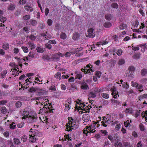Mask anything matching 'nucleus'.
<instances>
[{
  "mask_svg": "<svg viewBox=\"0 0 147 147\" xmlns=\"http://www.w3.org/2000/svg\"><path fill=\"white\" fill-rule=\"evenodd\" d=\"M72 122L70 123V125L71 126L69 127V129H68V127L67 128L66 130L68 131H69L72 130H75L78 128L79 125V122L76 120H72Z\"/></svg>",
  "mask_w": 147,
  "mask_h": 147,
  "instance_id": "obj_1",
  "label": "nucleus"
},
{
  "mask_svg": "<svg viewBox=\"0 0 147 147\" xmlns=\"http://www.w3.org/2000/svg\"><path fill=\"white\" fill-rule=\"evenodd\" d=\"M111 91L112 92V95L114 98H116L119 97L118 92L117 91L116 88L114 86L113 88L111 89Z\"/></svg>",
  "mask_w": 147,
  "mask_h": 147,
  "instance_id": "obj_2",
  "label": "nucleus"
},
{
  "mask_svg": "<svg viewBox=\"0 0 147 147\" xmlns=\"http://www.w3.org/2000/svg\"><path fill=\"white\" fill-rule=\"evenodd\" d=\"M94 29L92 28L88 29V34L90 38H93L95 36V34L93 33Z\"/></svg>",
  "mask_w": 147,
  "mask_h": 147,
  "instance_id": "obj_3",
  "label": "nucleus"
},
{
  "mask_svg": "<svg viewBox=\"0 0 147 147\" xmlns=\"http://www.w3.org/2000/svg\"><path fill=\"white\" fill-rule=\"evenodd\" d=\"M89 116L88 114H84L82 117V119L85 122H87L89 120Z\"/></svg>",
  "mask_w": 147,
  "mask_h": 147,
  "instance_id": "obj_4",
  "label": "nucleus"
},
{
  "mask_svg": "<svg viewBox=\"0 0 147 147\" xmlns=\"http://www.w3.org/2000/svg\"><path fill=\"white\" fill-rule=\"evenodd\" d=\"M135 70V68L134 66H129L128 68V70L129 71V74H132L133 75Z\"/></svg>",
  "mask_w": 147,
  "mask_h": 147,
  "instance_id": "obj_5",
  "label": "nucleus"
},
{
  "mask_svg": "<svg viewBox=\"0 0 147 147\" xmlns=\"http://www.w3.org/2000/svg\"><path fill=\"white\" fill-rule=\"evenodd\" d=\"M59 58L60 57L58 56V54H56L53 55L52 57H51V59H53L54 60L56 61H58L59 59Z\"/></svg>",
  "mask_w": 147,
  "mask_h": 147,
  "instance_id": "obj_6",
  "label": "nucleus"
},
{
  "mask_svg": "<svg viewBox=\"0 0 147 147\" xmlns=\"http://www.w3.org/2000/svg\"><path fill=\"white\" fill-rule=\"evenodd\" d=\"M80 36V34L79 33H75L73 35L72 39L75 40H77L79 38Z\"/></svg>",
  "mask_w": 147,
  "mask_h": 147,
  "instance_id": "obj_7",
  "label": "nucleus"
},
{
  "mask_svg": "<svg viewBox=\"0 0 147 147\" xmlns=\"http://www.w3.org/2000/svg\"><path fill=\"white\" fill-rule=\"evenodd\" d=\"M96 131V130L93 131V130H91L89 132L87 129H86L83 130V132L84 134H86V136H88L89 135V134H91L90 133L91 132L92 133H94Z\"/></svg>",
  "mask_w": 147,
  "mask_h": 147,
  "instance_id": "obj_8",
  "label": "nucleus"
},
{
  "mask_svg": "<svg viewBox=\"0 0 147 147\" xmlns=\"http://www.w3.org/2000/svg\"><path fill=\"white\" fill-rule=\"evenodd\" d=\"M94 92H90L88 94V96H89V98H94L96 96V93L97 91L96 90Z\"/></svg>",
  "mask_w": 147,
  "mask_h": 147,
  "instance_id": "obj_9",
  "label": "nucleus"
},
{
  "mask_svg": "<svg viewBox=\"0 0 147 147\" xmlns=\"http://www.w3.org/2000/svg\"><path fill=\"white\" fill-rule=\"evenodd\" d=\"M141 74L142 76H144L147 74V69L144 68L141 70Z\"/></svg>",
  "mask_w": 147,
  "mask_h": 147,
  "instance_id": "obj_10",
  "label": "nucleus"
},
{
  "mask_svg": "<svg viewBox=\"0 0 147 147\" xmlns=\"http://www.w3.org/2000/svg\"><path fill=\"white\" fill-rule=\"evenodd\" d=\"M28 118H30L31 119L30 122H35L37 121V118L34 116H29Z\"/></svg>",
  "mask_w": 147,
  "mask_h": 147,
  "instance_id": "obj_11",
  "label": "nucleus"
},
{
  "mask_svg": "<svg viewBox=\"0 0 147 147\" xmlns=\"http://www.w3.org/2000/svg\"><path fill=\"white\" fill-rule=\"evenodd\" d=\"M22 102L18 101L15 103V106L16 108H19L22 105Z\"/></svg>",
  "mask_w": 147,
  "mask_h": 147,
  "instance_id": "obj_12",
  "label": "nucleus"
},
{
  "mask_svg": "<svg viewBox=\"0 0 147 147\" xmlns=\"http://www.w3.org/2000/svg\"><path fill=\"white\" fill-rule=\"evenodd\" d=\"M82 89L84 90H87L89 89V87L86 83H84L81 86Z\"/></svg>",
  "mask_w": 147,
  "mask_h": 147,
  "instance_id": "obj_13",
  "label": "nucleus"
},
{
  "mask_svg": "<svg viewBox=\"0 0 147 147\" xmlns=\"http://www.w3.org/2000/svg\"><path fill=\"white\" fill-rule=\"evenodd\" d=\"M108 43V41H104L103 42H97V44H96V45L98 46V47H99V46L101 45H104L106 44H107Z\"/></svg>",
  "mask_w": 147,
  "mask_h": 147,
  "instance_id": "obj_14",
  "label": "nucleus"
},
{
  "mask_svg": "<svg viewBox=\"0 0 147 147\" xmlns=\"http://www.w3.org/2000/svg\"><path fill=\"white\" fill-rule=\"evenodd\" d=\"M81 70L82 72H85L86 73H88L90 75H91L92 74L91 72H90V71L89 72H88L90 70L88 69V68H86L85 67H84V68L81 69Z\"/></svg>",
  "mask_w": 147,
  "mask_h": 147,
  "instance_id": "obj_15",
  "label": "nucleus"
},
{
  "mask_svg": "<svg viewBox=\"0 0 147 147\" xmlns=\"http://www.w3.org/2000/svg\"><path fill=\"white\" fill-rule=\"evenodd\" d=\"M7 70H3L1 73V77L2 78H4L7 74Z\"/></svg>",
  "mask_w": 147,
  "mask_h": 147,
  "instance_id": "obj_16",
  "label": "nucleus"
},
{
  "mask_svg": "<svg viewBox=\"0 0 147 147\" xmlns=\"http://www.w3.org/2000/svg\"><path fill=\"white\" fill-rule=\"evenodd\" d=\"M15 9V6L13 4L10 3V5L9 6L8 8V9L11 11L14 10Z\"/></svg>",
  "mask_w": 147,
  "mask_h": 147,
  "instance_id": "obj_17",
  "label": "nucleus"
},
{
  "mask_svg": "<svg viewBox=\"0 0 147 147\" xmlns=\"http://www.w3.org/2000/svg\"><path fill=\"white\" fill-rule=\"evenodd\" d=\"M111 24L109 22H106L103 24V26L106 28H109L111 27Z\"/></svg>",
  "mask_w": 147,
  "mask_h": 147,
  "instance_id": "obj_18",
  "label": "nucleus"
},
{
  "mask_svg": "<svg viewBox=\"0 0 147 147\" xmlns=\"http://www.w3.org/2000/svg\"><path fill=\"white\" fill-rule=\"evenodd\" d=\"M30 23L31 25L33 26L36 25L37 23L36 21L32 19L30 20Z\"/></svg>",
  "mask_w": 147,
  "mask_h": 147,
  "instance_id": "obj_19",
  "label": "nucleus"
},
{
  "mask_svg": "<svg viewBox=\"0 0 147 147\" xmlns=\"http://www.w3.org/2000/svg\"><path fill=\"white\" fill-rule=\"evenodd\" d=\"M125 63V61L123 59H119L118 63L117 64L119 65H122L124 64Z\"/></svg>",
  "mask_w": 147,
  "mask_h": 147,
  "instance_id": "obj_20",
  "label": "nucleus"
},
{
  "mask_svg": "<svg viewBox=\"0 0 147 147\" xmlns=\"http://www.w3.org/2000/svg\"><path fill=\"white\" fill-rule=\"evenodd\" d=\"M42 58L44 60H48L51 58L49 56L47 55H45L43 56Z\"/></svg>",
  "mask_w": 147,
  "mask_h": 147,
  "instance_id": "obj_21",
  "label": "nucleus"
},
{
  "mask_svg": "<svg viewBox=\"0 0 147 147\" xmlns=\"http://www.w3.org/2000/svg\"><path fill=\"white\" fill-rule=\"evenodd\" d=\"M13 141L14 143L17 145L19 144L20 143L19 139L17 138H14Z\"/></svg>",
  "mask_w": 147,
  "mask_h": 147,
  "instance_id": "obj_22",
  "label": "nucleus"
},
{
  "mask_svg": "<svg viewBox=\"0 0 147 147\" xmlns=\"http://www.w3.org/2000/svg\"><path fill=\"white\" fill-rule=\"evenodd\" d=\"M28 44L31 47V49H34L35 47V45L32 42H28Z\"/></svg>",
  "mask_w": 147,
  "mask_h": 147,
  "instance_id": "obj_23",
  "label": "nucleus"
},
{
  "mask_svg": "<svg viewBox=\"0 0 147 147\" xmlns=\"http://www.w3.org/2000/svg\"><path fill=\"white\" fill-rule=\"evenodd\" d=\"M112 15L111 14L106 15H105V18L108 20H111L112 18Z\"/></svg>",
  "mask_w": 147,
  "mask_h": 147,
  "instance_id": "obj_24",
  "label": "nucleus"
},
{
  "mask_svg": "<svg viewBox=\"0 0 147 147\" xmlns=\"http://www.w3.org/2000/svg\"><path fill=\"white\" fill-rule=\"evenodd\" d=\"M25 9L28 11H32L33 10V8L32 7L29 6H24Z\"/></svg>",
  "mask_w": 147,
  "mask_h": 147,
  "instance_id": "obj_25",
  "label": "nucleus"
},
{
  "mask_svg": "<svg viewBox=\"0 0 147 147\" xmlns=\"http://www.w3.org/2000/svg\"><path fill=\"white\" fill-rule=\"evenodd\" d=\"M60 37L62 39H65L67 38V36L65 33L62 32L60 35Z\"/></svg>",
  "mask_w": 147,
  "mask_h": 147,
  "instance_id": "obj_26",
  "label": "nucleus"
},
{
  "mask_svg": "<svg viewBox=\"0 0 147 147\" xmlns=\"http://www.w3.org/2000/svg\"><path fill=\"white\" fill-rule=\"evenodd\" d=\"M23 116L22 117V119H25L26 118H27L28 116V113L26 111L23 112Z\"/></svg>",
  "mask_w": 147,
  "mask_h": 147,
  "instance_id": "obj_27",
  "label": "nucleus"
},
{
  "mask_svg": "<svg viewBox=\"0 0 147 147\" xmlns=\"http://www.w3.org/2000/svg\"><path fill=\"white\" fill-rule=\"evenodd\" d=\"M61 73L60 72H58L55 75V77L57 79H59V80L61 79Z\"/></svg>",
  "mask_w": 147,
  "mask_h": 147,
  "instance_id": "obj_28",
  "label": "nucleus"
},
{
  "mask_svg": "<svg viewBox=\"0 0 147 147\" xmlns=\"http://www.w3.org/2000/svg\"><path fill=\"white\" fill-rule=\"evenodd\" d=\"M3 48L5 50H7L9 48V45L8 43H4L3 45Z\"/></svg>",
  "mask_w": 147,
  "mask_h": 147,
  "instance_id": "obj_29",
  "label": "nucleus"
},
{
  "mask_svg": "<svg viewBox=\"0 0 147 147\" xmlns=\"http://www.w3.org/2000/svg\"><path fill=\"white\" fill-rule=\"evenodd\" d=\"M126 113H131L133 112V109L131 108L126 109L125 111Z\"/></svg>",
  "mask_w": 147,
  "mask_h": 147,
  "instance_id": "obj_30",
  "label": "nucleus"
},
{
  "mask_svg": "<svg viewBox=\"0 0 147 147\" xmlns=\"http://www.w3.org/2000/svg\"><path fill=\"white\" fill-rule=\"evenodd\" d=\"M114 145L115 147H121L122 144L121 142L117 141L115 144Z\"/></svg>",
  "mask_w": 147,
  "mask_h": 147,
  "instance_id": "obj_31",
  "label": "nucleus"
},
{
  "mask_svg": "<svg viewBox=\"0 0 147 147\" xmlns=\"http://www.w3.org/2000/svg\"><path fill=\"white\" fill-rule=\"evenodd\" d=\"M111 101L113 103H114L115 104H117L118 105H121L120 102L118 101L117 100H114L113 99H112Z\"/></svg>",
  "mask_w": 147,
  "mask_h": 147,
  "instance_id": "obj_32",
  "label": "nucleus"
},
{
  "mask_svg": "<svg viewBox=\"0 0 147 147\" xmlns=\"http://www.w3.org/2000/svg\"><path fill=\"white\" fill-rule=\"evenodd\" d=\"M1 112L3 114H5L7 112L6 109L5 107H2L1 109Z\"/></svg>",
  "mask_w": 147,
  "mask_h": 147,
  "instance_id": "obj_33",
  "label": "nucleus"
},
{
  "mask_svg": "<svg viewBox=\"0 0 147 147\" xmlns=\"http://www.w3.org/2000/svg\"><path fill=\"white\" fill-rule=\"evenodd\" d=\"M101 95L102 97L106 99L108 98H109V94L106 93H102Z\"/></svg>",
  "mask_w": 147,
  "mask_h": 147,
  "instance_id": "obj_34",
  "label": "nucleus"
},
{
  "mask_svg": "<svg viewBox=\"0 0 147 147\" xmlns=\"http://www.w3.org/2000/svg\"><path fill=\"white\" fill-rule=\"evenodd\" d=\"M36 88H34L33 87H32L29 89L28 91L30 92H36Z\"/></svg>",
  "mask_w": 147,
  "mask_h": 147,
  "instance_id": "obj_35",
  "label": "nucleus"
},
{
  "mask_svg": "<svg viewBox=\"0 0 147 147\" xmlns=\"http://www.w3.org/2000/svg\"><path fill=\"white\" fill-rule=\"evenodd\" d=\"M146 98H147V94H145L143 95L140 96L139 97V99L140 100L141 99Z\"/></svg>",
  "mask_w": 147,
  "mask_h": 147,
  "instance_id": "obj_36",
  "label": "nucleus"
},
{
  "mask_svg": "<svg viewBox=\"0 0 147 147\" xmlns=\"http://www.w3.org/2000/svg\"><path fill=\"white\" fill-rule=\"evenodd\" d=\"M122 86L123 88L128 89L129 88V86L127 84V82H124L122 84Z\"/></svg>",
  "mask_w": 147,
  "mask_h": 147,
  "instance_id": "obj_37",
  "label": "nucleus"
},
{
  "mask_svg": "<svg viewBox=\"0 0 147 147\" xmlns=\"http://www.w3.org/2000/svg\"><path fill=\"white\" fill-rule=\"evenodd\" d=\"M36 50L38 52L42 53L43 52V49L41 48H40L38 47H37Z\"/></svg>",
  "mask_w": 147,
  "mask_h": 147,
  "instance_id": "obj_38",
  "label": "nucleus"
},
{
  "mask_svg": "<svg viewBox=\"0 0 147 147\" xmlns=\"http://www.w3.org/2000/svg\"><path fill=\"white\" fill-rule=\"evenodd\" d=\"M111 6L114 8L117 9L118 8V5L116 3H113L112 4Z\"/></svg>",
  "mask_w": 147,
  "mask_h": 147,
  "instance_id": "obj_39",
  "label": "nucleus"
},
{
  "mask_svg": "<svg viewBox=\"0 0 147 147\" xmlns=\"http://www.w3.org/2000/svg\"><path fill=\"white\" fill-rule=\"evenodd\" d=\"M22 49L23 50L24 52L25 53H27L28 51V49L26 47H23V46L22 47Z\"/></svg>",
  "mask_w": 147,
  "mask_h": 147,
  "instance_id": "obj_40",
  "label": "nucleus"
},
{
  "mask_svg": "<svg viewBox=\"0 0 147 147\" xmlns=\"http://www.w3.org/2000/svg\"><path fill=\"white\" fill-rule=\"evenodd\" d=\"M60 28V25L59 24H57L55 25V30L57 31H58Z\"/></svg>",
  "mask_w": 147,
  "mask_h": 147,
  "instance_id": "obj_41",
  "label": "nucleus"
},
{
  "mask_svg": "<svg viewBox=\"0 0 147 147\" xmlns=\"http://www.w3.org/2000/svg\"><path fill=\"white\" fill-rule=\"evenodd\" d=\"M126 25L125 24H123L122 25H120L119 26V28L120 30L125 29L126 28Z\"/></svg>",
  "mask_w": 147,
  "mask_h": 147,
  "instance_id": "obj_42",
  "label": "nucleus"
},
{
  "mask_svg": "<svg viewBox=\"0 0 147 147\" xmlns=\"http://www.w3.org/2000/svg\"><path fill=\"white\" fill-rule=\"evenodd\" d=\"M28 57L33 58L34 57V53L33 52H30L28 56Z\"/></svg>",
  "mask_w": 147,
  "mask_h": 147,
  "instance_id": "obj_43",
  "label": "nucleus"
},
{
  "mask_svg": "<svg viewBox=\"0 0 147 147\" xmlns=\"http://www.w3.org/2000/svg\"><path fill=\"white\" fill-rule=\"evenodd\" d=\"M140 129L141 131H144L145 130V128L143 124L141 123L139 125Z\"/></svg>",
  "mask_w": 147,
  "mask_h": 147,
  "instance_id": "obj_44",
  "label": "nucleus"
},
{
  "mask_svg": "<svg viewBox=\"0 0 147 147\" xmlns=\"http://www.w3.org/2000/svg\"><path fill=\"white\" fill-rule=\"evenodd\" d=\"M101 73L100 71H97L96 72L95 75L97 76L98 78H100Z\"/></svg>",
  "mask_w": 147,
  "mask_h": 147,
  "instance_id": "obj_45",
  "label": "nucleus"
},
{
  "mask_svg": "<svg viewBox=\"0 0 147 147\" xmlns=\"http://www.w3.org/2000/svg\"><path fill=\"white\" fill-rule=\"evenodd\" d=\"M39 27L42 29H43L45 27V24L42 23H40L39 25Z\"/></svg>",
  "mask_w": 147,
  "mask_h": 147,
  "instance_id": "obj_46",
  "label": "nucleus"
},
{
  "mask_svg": "<svg viewBox=\"0 0 147 147\" xmlns=\"http://www.w3.org/2000/svg\"><path fill=\"white\" fill-rule=\"evenodd\" d=\"M46 47L47 48H48L49 49H51L52 46L49 43V42L46 44Z\"/></svg>",
  "mask_w": 147,
  "mask_h": 147,
  "instance_id": "obj_47",
  "label": "nucleus"
},
{
  "mask_svg": "<svg viewBox=\"0 0 147 147\" xmlns=\"http://www.w3.org/2000/svg\"><path fill=\"white\" fill-rule=\"evenodd\" d=\"M24 123L23 122H22L18 124L17 125L18 127V128H22L24 125Z\"/></svg>",
  "mask_w": 147,
  "mask_h": 147,
  "instance_id": "obj_48",
  "label": "nucleus"
},
{
  "mask_svg": "<svg viewBox=\"0 0 147 147\" xmlns=\"http://www.w3.org/2000/svg\"><path fill=\"white\" fill-rule=\"evenodd\" d=\"M7 20V18L3 17H0V20L1 22H4Z\"/></svg>",
  "mask_w": 147,
  "mask_h": 147,
  "instance_id": "obj_49",
  "label": "nucleus"
},
{
  "mask_svg": "<svg viewBox=\"0 0 147 147\" xmlns=\"http://www.w3.org/2000/svg\"><path fill=\"white\" fill-rule=\"evenodd\" d=\"M36 92H38L43 91H45V90L43 89H40L39 88H36Z\"/></svg>",
  "mask_w": 147,
  "mask_h": 147,
  "instance_id": "obj_50",
  "label": "nucleus"
},
{
  "mask_svg": "<svg viewBox=\"0 0 147 147\" xmlns=\"http://www.w3.org/2000/svg\"><path fill=\"white\" fill-rule=\"evenodd\" d=\"M27 139V136L26 135H24L21 138V140L23 142H25L26 141Z\"/></svg>",
  "mask_w": 147,
  "mask_h": 147,
  "instance_id": "obj_51",
  "label": "nucleus"
},
{
  "mask_svg": "<svg viewBox=\"0 0 147 147\" xmlns=\"http://www.w3.org/2000/svg\"><path fill=\"white\" fill-rule=\"evenodd\" d=\"M125 126L127 127L130 125V124L129 122V121L127 120L126 122H125L124 123Z\"/></svg>",
  "mask_w": 147,
  "mask_h": 147,
  "instance_id": "obj_52",
  "label": "nucleus"
},
{
  "mask_svg": "<svg viewBox=\"0 0 147 147\" xmlns=\"http://www.w3.org/2000/svg\"><path fill=\"white\" fill-rule=\"evenodd\" d=\"M33 130L34 132L33 135L34 136H37L38 133V131L35 129H34Z\"/></svg>",
  "mask_w": 147,
  "mask_h": 147,
  "instance_id": "obj_53",
  "label": "nucleus"
},
{
  "mask_svg": "<svg viewBox=\"0 0 147 147\" xmlns=\"http://www.w3.org/2000/svg\"><path fill=\"white\" fill-rule=\"evenodd\" d=\"M21 11L18 10L15 13V16H18L20 14Z\"/></svg>",
  "mask_w": 147,
  "mask_h": 147,
  "instance_id": "obj_54",
  "label": "nucleus"
},
{
  "mask_svg": "<svg viewBox=\"0 0 147 147\" xmlns=\"http://www.w3.org/2000/svg\"><path fill=\"white\" fill-rule=\"evenodd\" d=\"M122 50L120 49L117 51V54L119 56H120L122 54Z\"/></svg>",
  "mask_w": 147,
  "mask_h": 147,
  "instance_id": "obj_55",
  "label": "nucleus"
},
{
  "mask_svg": "<svg viewBox=\"0 0 147 147\" xmlns=\"http://www.w3.org/2000/svg\"><path fill=\"white\" fill-rule=\"evenodd\" d=\"M23 18L24 20H27L30 19V16L29 15H25L23 16Z\"/></svg>",
  "mask_w": 147,
  "mask_h": 147,
  "instance_id": "obj_56",
  "label": "nucleus"
},
{
  "mask_svg": "<svg viewBox=\"0 0 147 147\" xmlns=\"http://www.w3.org/2000/svg\"><path fill=\"white\" fill-rule=\"evenodd\" d=\"M53 21L51 19H48L47 20V24L48 25L50 26H51L52 24Z\"/></svg>",
  "mask_w": 147,
  "mask_h": 147,
  "instance_id": "obj_57",
  "label": "nucleus"
},
{
  "mask_svg": "<svg viewBox=\"0 0 147 147\" xmlns=\"http://www.w3.org/2000/svg\"><path fill=\"white\" fill-rule=\"evenodd\" d=\"M65 107L66 110L68 111L70 108V106L69 105L67 104H66L65 105Z\"/></svg>",
  "mask_w": 147,
  "mask_h": 147,
  "instance_id": "obj_58",
  "label": "nucleus"
},
{
  "mask_svg": "<svg viewBox=\"0 0 147 147\" xmlns=\"http://www.w3.org/2000/svg\"><path fill=\"white\" fill-rule=\"evenodd\" d=\"M49 43L51 44H53L54 45L56 44V41L54 40H51L49 41Z\"/></svg>",
  "mask_w": 147,
  "mask_h": 147,
  "instance_id": "obj_59",
  "label": "nucleus"
},
{
  "mask_svg": "<svg viewBox=\"0 0 147 147\" xmlns=\"http://www.w3.org/2000/svg\"><path fill=\"white\" fill-rule=\"evenodd\" d=\"M82 77V75L81 74H78L76 75V78L80 79Z\"/></svg>",
  "mask_w": 147,
  "mask_h": 147,
  "instance_id": "obj_60",
  "label": "nucleus"
},
{
  "mask_svg": "<svg viewBox=\"0 0 147 147\" xmlns=\"http://www.w3.org/2000/svg\"><path fill=\"white\" fill-rule=\"evenodd\" d=\"M30 38L32 40H34L36 39L35 36L33 35H31L30 36Z\"/></svg>",
  "mask_w": 147,
  "mask_h": 147,
  "instance_id": "obj_61",
  "label": "nucleus"
},
{
  "mask_svg": "<svg viewBox=\"0 0 147 147\" xmlns=\"http://www.w3.org/2000/svg\"><path fill=\"white\" fill-rule=\"evenodd\" d=\"M133 58L135 59H138L140 58L139 55L138 54L134 55L133 56Z\"/></svg>",
  "mask_w": 147,
  "mask_h": 147,
  "instance_id": "obj_62",
  "label": "nucleus"
},
{
  "mask_svg": "<svg viewBox=\"0 0 147 147\" xmlns=\"http://www.w3.org/2000/svg\"><path fill=\"white\" fill-rule=\"evenodd\" d=\"M140 13L143 16L145 15V13L143 12V10L142 9H140L139 10Z\"/></svg>",
  "mask_w": 147,
  "mask_h": 147,
  "instance_id": "obj_63",
  "label": "nucleus"
},
{
  "mask_svg": "<svg viewBox=\"0 0 147 147\" xmlns=\"http://www.w3.org/2000/svg\"><path fill=\"white\" fill-rule=\"evenodd\" d=\"M3 135L6 137H8L9 136V133L8 131H6L3 133Z\"/></svg>",
  "mask_w": 147,
  "mask_h": 147,
  "instance_id": "obj_64",
  "label": "nucleus"
}]
</instances>
